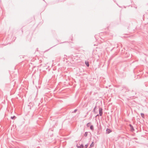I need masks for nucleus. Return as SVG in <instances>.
Masks as SVG:
<instances>
[{
    "instance_id": "1",
    "label": "nucleus",
    "mask_w": 148,
    "mask_h": 148,
    "mask_svg": "<svg viewBox=\"0 0 148 148\" xmlns=\"http://www.w3.org/2000/svg\"><path fill=\"white\" fill-rule=\"evenodd\" d=\"M97 109H98V110H99V115L100 116H101L103 114L102 109L101 108L99 107L97 108Z\"/></svg>"
},
{
    "instance_id": "2",
    "label": "nucleus",
    "mask_w": 148,
    "mask_h": 148,
    "mask_svg": "<svg viewBox=\"0 0 148 148\" xmlns=\"http://www.w3.org/2000/svg\"><path fill=\"white\" fill-rule=\"evenodd\" d=\"M106 132L107 133L109 134L111 132V131L109 129H106Z\"/></svg>"
},
{
    "instance_id": "3",
    "label": "nucleus",
    "mask_w": 148,
    "mask_h": 148,
    "mask_svg": "<svg viewBox=\"0 0 148 148\" xmlns=\"http://www.w3.org/2000/svg\"><path fill=\"white\" fill-rule=\"evenodd\" d=\"M130 127H131V129L132 131L134 130V129L133 126L131 124L130 125Z\"/></svg>"
},
{
    "instance_id": "4",
    "label": "nucleus",
    "mask_w": 148,
    "mask_h": 148,
    "mask_svg": "<svg viewBox=\"0 0 148 148\" xmlns=\"http://www.w3.org/2000/svg\"><path fill=\"white\" fill-rule=\"evenodd\" d=\"M85 64H86V65H87V66H89V63H88V62H87V61L85 62Z\"/></svg>"
},
{
    "instance_id": "5",
    "label": "nucleus",
    "mask_w": 148,
    "mask_h": 148,
    "mask_svg": "<svg viewBox=\"0 0 148 148\" xmlns=\"http://www.w3.org/2000/svg\"><path fill=\"white\" fill-rule=\"evenodd\" d=\"M141 115L142 118H144L145 117L144 114L143 113H141Z\"/></svg>"
},
{
    "instance_id": "6",
    "label": "nucleus",
    "mask_w": 148,
    "mask_h": 148,
    "mask_svg": "<svg viewBox=\"0 0 148 148\" xmlns=\"http://www.w3.org/2000/svg\"><path fill=\"white\" fill-rule=\"evenodd\" d=\"M87 135V133L86 132L85 133L84 136H86Z\"/></svg>"
},
{
    "instance_id": "7",
    "label": "nucleus",
    "mask_w": 148,
    "mask_h": 148,
    "mask_svg": "<svg viewBox=\"0 0 148 148\" xmlns=\"http://www.w3.org/2000/svg\"><path fill=\"white\" fill-rule=\"evenodd\" d=\"M96 107H95L94 108V109L93 110V111H95V110L96 109Z\"/></svg>"
},
{
    "instance_id": "8",
    "label": "nucleus",
    "mask_w": 148,
    "mask_h": 148,
    "mask_svg": "<svg viewBox=\"0 0 148 148\" xmlns=\"http://www.w3.org/2000/svg\"><path fill=\"white\" fill-rule=\"evenodd\" d=\"M15 117V116H13V117L12 116L11 117V118L12 119H13Z\"/></svg>"
},
{
    "instance_id": "9",
    "label": "nucleus",
    "mask_w": 148,
    "mask_h": 148,
    "mask_svg": "<svg viewBox=\"0 0 148 148\" xmlns=\"http://www.w3.org/2000/svg\"><path fill=\"white\" fill-rule=\"evenodd\" d=\"M87 147V145H85V148H86Z\"/></svg>"
},
{
    "instance_id": "10",
    "label": "nucleus",
    "mask_w": 148,
    "mask_h": 148,
    "mask_svg": "<svg viewBox=\"0 0 148 148\" xmlns=\"http://www.w3.org/2000/svg\"><path fill=\"white\" fill-rule=\"evenodd\" d=\"M89 125H90L89 123H88V124H87V126H89Z\"/></svg>"
},
{
    "instance_id": "11",
    "label": "nucleus",
    "mask_w": 148,
    "mask_h": 148,
    "mask_svg": "<svg viewBox=\"0 0 148 148\" xmlns=\"http://www.w3.org/2000/svg\"><path fill=\"white\" fill-rule=\"evenodd\" d=\"M90 128L92 130V126H90Z\"/></svg>"
}]
</instances>
